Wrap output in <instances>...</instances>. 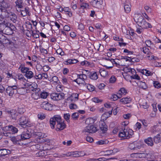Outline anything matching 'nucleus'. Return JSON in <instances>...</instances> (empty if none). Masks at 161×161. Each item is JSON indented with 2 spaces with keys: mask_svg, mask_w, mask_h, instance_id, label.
Returning <instances> with one entry per match:
<instances>
[{
  "mask_svg": "<svg viewBox=\"0 0 161 161\" xmlns=\"http://www.w3.org/2000/svg\"><path fill=\"white\" fill-rule=\"evenodd\" d=\"M32 130L30 128H27L20 135V139H17L16 138L14 137L12 138V141L15 143L19 144V141L24 140L30 138L31 136V133Z\"/></svg>",
  "mask_w": 161,
  "mask_h": 161,
  "instance_id": "1",
  "label": "nucleus"
},
{
  "mask_svg": "<svg viewBox=\"0 0 161 161\" xmlns=\"http://www.w3.org/2000/svg\"><path fill=\"white\" fill-rule=\"evenodd\" d=\"M24 88H19L18 89V87L16 86H9L5 90V91L9 97H12L14 93H17L19 94H21V93L19 92V91L21 90H23Z\"/></svg>",
  "mask_w": 161,
  "mask_h": 161,
  "instance_id": "2",
  "label": "nucleus"
},
{
  "mask_svg": "<svg viewBox=\"0 0 161 161\" xmlns=\"http://www.w3.org/2000/svg\"><path fill=\"white\" fill-rule=\"evenodd\" d=\"M19 125L23 128H26L31 126L30 122L28 118L25 116H21L18 119Z\"/></svg>",
  "mask_w": 161,
  "mask_h": 161,
  "instance_id": "3",
  "label": "nucleus"
},
{
  "mask_svg": "<svg viewBox=\"0 0 161 161\" xmlns=\"http://www.w3.org/2000/svg\"><path fill=\"white\" fill-rule=\"evenodd\" d=\"M20 69L21 72L23 73H25V76L27 79H31L34 77V74L33 72L30 70V69L28 67H25L24 66H22L21 65L19 68Z\"/></svg>",
  "mask_w": 161,
  "mask_h": 161,
  "instance_id": "4",
  "label": "nucleus"
},
{
  "mask_svg": "<svg viewBox=\"0 0 161 161\" xmlns=\"http://www.w3.org/2000/svg\"><path fill=\"white\" fill-rule=\"evenodd\" d=\"M4 10L5 17L8 20L12 21L14 23H15L17 19V16L15 14L7 9Z\"/></svg>",
  "mask_w": 161,
  "mask_h": 161,
  "instance_id": "5",
  "label": "nucleus"
},
{
  "mask_svg": "<svg viewBox=\"0 0 161 161\" xmlns=\"http://www.w3.org/2000/svg\"><path fill=\"white\" fill-rule=\"evenodd\" d=\"M62 121L61 117L59 115H55L50 120V124L51 128L53 129L55 127L56 123H59Z\"/></svg>",
  "mask_w": 161,
  "mask_h": 161,
  "instance_id": "6",
  "label": "nucleus"
},
{
  "mask_svg": "<svg viewBox=\"0 0 161 161\" xmlns=\"http://www.w3.org/2000/svg\"><path fill=\"white\" fill-rule=\"evenodd\" d=\"M65 94L63 92L59 93H52L51 94L50 97L54 101H58L64 98Z\"/></svg>",
  "mask_w": 161,
  "mask_h": 161,
  "instance_id": "7",
  "label": "nucleus"
},
{
  "mask_svg": "<svg viewBox=\"0 0 161 161\" xmlns=\"http://www.w3.org/2000/svg\"><path fill=\"white\" fill-rule=\"evenodd\" d=\"M3 130L8 131L12 134H14L18 131V129L12 125H9L4 127Z\"/></svg>",
  "mask_w": 161,
  "mask_h": 161,
  "instance_id": "8",
  "label": "nucleus"
},
{
  "mask_svg": "<svg viewBox=\"0 0 161 161\" xmlns=\"http://www.w3.org/2000/svg\"><path fill=\"white\" fill-rule=\"evenodd\" d=\"M97 131L96 127L93 125H88L86 126L83 130V132L89 133H94Z\"/></svg>",
  "mask_w": 161,
  "mask_h": 161,
  "instance_id": "9",
  "label": "nucleus"
},
{
  "mask_svg": "<svg viewBox=\"0 0 161 161\" xmlns=\"http://www.w3.org/2000/svg\"><path fill=\"white\" fill-rule=\"evenodd\" d=\"M15 29V27L14 25H12L9 27L5 28L4 30H3L2 32L6 35H11L13 33Z\"/></svg>",
  "mask_w": 161,
  "mask_h": 161,
  "instance_id": "10",
  "label": "nucleus"
},
{
  "mask_svg": "<svg viewBox=\"0 0 161 161\" xmlns=\"http://www.w3.org/2000/svg\"><path fill=\"white\" fill-rule=\"evenodd\" d=\"M8 113L9 115V116L13 120H16L17 119V118L19 116L16 112V110L12 109L8 111Z\"/></svg>",
  "mask_w": 161,
  "mask_h": 161,
  "instance_id": "11",
  "label": "nucleus"
},
{
  "mask_svg": "<svg viewBox=\"0 0 161 161\" xmlns=\"http://www.w3.org/2000/svg\"><path fill=\"white\" fill-rule=\"evenodd\" d=\"M41 107L43 109L47 110H51L52 109L53 105L47 102H44L41 105Z\"/></svg>",
  "mask_w": 161,
  "mask_h": 161,
  "instance_id": "12",
  "label": "nucleus"
},
{
  "mask_svg": "<svg viewBox=\"0 0 161 161\" xmlns=\"http://www.w3.org/2000/svg\"><path fill=\"white\" fill-rule=\"evenodd\" d=\"M99 126L100 129L102 131V133H105L108 130V126L105 122L103 121L100 122Z\"/></svg>",
  "mask_w": 161,
  "mask_h": 161,
  "instance_id": "13",
  "label": "nucleus"
},
{
  "mask_svg": "<svg viewBox=\"0 0 161 161\" xmlns=\"http://www.w3.org/2000/svg\"><path fill=\"white\" fill-rule=\"evenodd\" d=\"M66 125L62 120L56 125V130L57 131L61 130L66 127Z\"/></svg>",
  "mask_w": 161,
  "mask_h": 161,
  "instance_id": "14",
  "label": "nucleus"
},
{
  "mask_svg": "<svg viewBox=\"0 0 161 161\" xmlns=\"http://www.w3.org/2000/svg\"><path fill=\"white\" fill-rule=\"evenodd\" d=\"M86 72H87V74L88 75L89 78L92 80H96L98 78L97 72H90L88 70H85Z\"/></svg>",
  "mask_w": 161,
  "mask_h": 161,
  "instance_id": "15",
  "label": "nucleus"
},
{
  "mask_svg": "<svg viewBox=\"0 0 161 161\" xmlns=\"http://www.w3.org/2000/svg\"><path fill=\"white\" fill-rule=\"evenodd\" d=\"M145 19L141 15H137L134 18V21L136 22L137 24L139 26L143 21V20Z\"/></svg>",
  "mask_w": 161,
  "mask_h": 161,
  "instance_id": "16",
  "label": "nucleus"
},
{
  "mask_svg": "<svg viewBox=\"0 0 161 161\" xmlns=\"http://www.w3.org/2000/svg\"><path fill=\"white\" fill-rule=\"evenodd\" d=\"M78 61L77 59L75 58L69 59L64 61L63 63L65 65H68L76 64L78 62Z\"/></svg>",
  "mask_w": 161,
  "mask_h": 161,
  "instance_id": "17",
  "label": "nucleus"
},
{
  "mask_svg": "<svg viewBox=\"0 0 161 161\" xmlns=\"http://www.w3.org/2000/svg\"><path fill=\"white\" fill-rule=\"evenodd\" d=\"M140 27H141L143 28L147 29L148 28H150L152 27L150 24L147 22L145 19H143L142 23L139 25Z\"/></svg>",
  "mask_w": 161,
  "mask_h": 161,
  "instance_id": "18",
  "label": "nucleus"
},
{
  "mask_svg": "<svg viewBox=\"0 0 161 161\" xmlns=\"http://www.w3.org/2000/svg\"><path fill=\"white\" fill-rule=\"evenodd\" d=\"M28 26L29 27L28 28L30 30H31L32 28V24L29 23V24H28ZM25 35L28 37H31L32 36V31L29 30H27L25 31Z\"/></svg>",
  "mask_w": 161,
  "mask_h": 161,
  "instance_id": "19",
  "label": "nucleus"
},
{
  "mask_svg": "<svg viewBox=\"0 0 161 161\" xmlns=\"http://www.w3.org/2000/svg\"><path fill=\"white\" fill-rule=\"evenodd\" d=\"M127 129L124 128L123 130L122 129L121 130L119 131V136L120 137H125L126 139L127 135Z\"/></svg>",
  "mask_w": 161,
  "mask_h": 161,
  "instance_id": "20",
  "label": "nucleus"
},
{
  "mask_svg": "<svg viewBox=\"0 0 161 161\" xmlns=\"http://www.w3.org/2000/svg\"><path fill=\"white\" fill-rule=\"evenodd\" d=\"M0 152L1 155L2 157L5 155L10 154L11 153V151L9 150L5 149H1L0 148Z\"/></svg>",
  "mask_w": 161,
  "mask_h": 161,
  "instance_id": "21",
  "label": "nucleus"
},
{
  "mask_svg": "<svg viewBox=\"0 0 161 161\" xmlns=\"http://www.w3.org/2000/svg\"><path fill=\"white\" fill-rule=\"evenodd\" d=\"M134 142L136 150L140 149L143 147V144L140 141H135Z\"/></svg>",
  "mask_w": 161,
  "mask_h": 161,
  "instance_id": "22",
  "label": "nucleus"
},
{
  "mask_svg": "<svg viewBox=\"0 0 161 161\" xmlns=\"http://www.w3.org/2000/svg\"><path fill=\"white\" fill-rule=\"evenodd\" d=\"M77 77L78 79H80L83 80V82H82L81 83L83 84L85 83V80L87 79V76L86 75L83 74V73L80 74H78L77 75Z\"/></svg>",
  "mask_w": 161,
  "mask_h": 161,
  "instance_id": "23",
  "label": "nucleus"
},
{
  "mask_svg": "<svg viewBox=\"0 0 161 161\" xmlns=\"http://www.w3.org/2000/svg\"><path fill=\"white\" fill-rule=\"evenodd\" d=\"M64 155L66 156H72L73 157H78L80 156V154L77 152L76 151L68 152Z\"/></svg>",
  "mask_w": 161,
  "mask_h": 161,
  "instance_id": "24",
  "label": "nucleus"
},
{
  "mask_svg": "<svg viewBox=\"0 0 161 161\" xmlns=\"http://www.w3.org/2000/svg\"><path fill=\"white\" fill-rule=\"evenodd\" d=\"M3 23L1 24L2 26L3 27V30H4L5 29V28H7L8 27H9L12 25H13L12 24L9 23L6 20H4V21H3Z\"/></svg>",
  "mask_w": 161,
  "mask_h": 161,
  "instance_id": "25",
  "label": "nucleus"
},
{
  "mask_svg": "<svg viewBox=\"0 0 161 161\" xmlns=\"http://www.w3.org/2000/svg\"><path fill=\"white\" fill-rule=\"evenodd\" d=\"M144 142L149 146H152L153 145V138L151 137H149L145 139Z\"/></svg>",
  "mask_w": 161,
  "mask_h": 161,
  "instance_id": "26",
  "label": "nucleus"
},
{
  "mask_svg": "<svg viewBox=\"0 0 161 161\" xmlns=\"http://www.w3.org/2000/svg\"><path fill=\"white\" fill-rule=\"evenodd\" d=\"M29 8L28 7H26L23 10H22L21 11V14L23 16H26L27 15L30 16L31 14L29 13Z\"/></svg>",
  "mask_w": 161,
  "mask_h": 161,
  "instance_id": "27",
  "label": "nucleus"
},
{
  "mask_svg": "<svg viewBox=\"0 0 161 161\" xmlns=\"http://www.w3.org/2000/svg\"><path fill=\"white\" fill-rule=\"evenodd\" d=\"M119 101L122 104H128L130 103L131 100L130 97H123L120 99Z\"/></svg>",
  "mask_w": 161,
  "mask_h": 161,
  "instance_id": "28",
  "label": "nucleus"
},
{
  "mask_svg": "<svg viewBox=\"0 0 161 161\" xmlns=\"http://www.w3.org/2000/svg\"><path fill=\"white\" fill-rule=\"evenodd\" d=\"M127 93V91L126 89L124 88H122L120 89L117 93V94L119 96V97H121L122 94L125 95Z\"/></svg>",
  "mask_w": 161,
  "mask_h": 161,
  "instance_id": "29",
  "label": "nucleus"
},
{
  "mask_svg": "<svg viewBox=\"0 0 161 161\" xmlns=\"http://www.w3.org/2000/svg\"><path fill=\"white\" fill-rule=\"evenodd\" d=\"M137 85L140 88L143 89H146L147 87L146 83L142 81H139L137 83Z\"/></svg>",
  "mask_w": 161,
  "mask_h": 161,
  "instance_id": "30",
  "label": "nucleus"
},
{
  "mask_svg": "<svg viewBox=\"0 0 161 161\" xmlns=\"http://www.w3.org/2000/svg\"><path fill=\"white\" fill-rule=\"evenodd\" d=\"M116 149L114 148L113 150H110L108 151H106L105 153V154L104 155V156H109L110 155L114 154L116 152Z\"/></svg>",
  "mask_w": 161,
  "mask_h": 161,
  "instance_id": "31",
  "label": "nucleus"
},
{
  "mask_svg": "<svg viewBox=\"0 0 161 161\" xmlns=\"http://www.w3.org/2000/svg\"><path fill=\"white\" fill-rule=\"evenodd\" d=\"M1 6L2 7L3 9H6L9 8L10 5L7 3L3 1L0 4Z\"/></svg>",
  "mask_w": 161,
  "mask_h": 161,
  "instance_id": "32",
  "label": "nucleus"
},
{
  "mask_svg": "<svg viewBox=\"0 0 161 161\" xmlns=\"http://www.w3.org/2000/svg\"><path fill=\"white\" fill-rule=\"evenodd\" d=\"M146 157L148 161H151L154 158V156L151 153H147L145 152Z\"/></svg>",
  "mask_w": 161,
  "mask_h": 161,
  "instance_id": "33",
  "label": "nucleus"
},
{
  "mask_svg": "<svg viewBox=\"0 0 161 161\" xmlns=\"http://www.w3.org/2000/svg\"><path fill=\"white\" fill-rule=\"evenodd\" d=\"M108 142H109L107 140L105 139L99 141L97 142L96 143L97 145H102L107 144Z\"/></svg>",
  "mask_w": 161,
  "mask_h": 161,
  "instance_id": "34",
  "label": "nucleus"
},
{
  "mask_svg": "<svg viewBox=\"0 0 161 161\" xmlns=\"http://www.w3.org/2000/svg\"><path fill=\"white\" fill-rule=\"evenodd\" d=\"M153 140L154 142L156 143H159L160 142H161L160 136L159 134H157L154 137Z\"/></svg>",
  "mask_w": 161,
  "mask_h": 161,
  "instance_id": "35",
  "label": "nucleus"
},
{
  "mask_svg": "<svg viewBox=\"0 0 161 161\" xmlns=\"http://www.w3.org/2000/svg\"><path fill=\"white\" fill-rule=\"evenodd\" d=\"M99 72L101 76L103 77H105L108 75L107 71L102 69H100Z\"/></svg>",
  "mask_w": 161,
  "mask_h": 161,
  "instance_id": "36",
  "label": "nucleus"
},
{
  "mask_svg": "<svg viewBox=\"0 0 161 161\" xmlns=\"http://www.w3.org/2000/svg\"><path fill=\"white\" fill-rule=\"evenodd\" d=\"M127 136H126V139H129L131 137L132 135L133 134V131L130 129H127Z\"/></svg>",
  "mask_w": 161,
  "mask_h": 161,
  "instance_id": "37",
  "label": "nucleus"
},
{
  "mask_svg": "<svg viewBox=\"0 0 161 161\" xmlns=\"http://www.w3.org/2000/svg\"><path fill=\"white\" fill-rule=\"evenodd\" d=\"M87 88V89L90 91V92H93V91H95V87L94 86L89 84H87L86 86Z\"/></svg>",
  "mask_w": 161,
  "mask_h": 161,
  "instance_id": "38",
  "label": "nucleus"
},
{
  "mask_svg": "<svg viewBox=\"0 0 161 161\" xmlns=\"http://www.w3.org/2000/svg\"><path fill=\"white\" fill-rule=\"evenodd\" d=\"M140 49L145 54H147L148 55H149L150 53H151L149 51V49L146 47H143L142 48H140Z\"/></svg>",
  "mask_w": 161,
  "mask_h": 161,
  "instance_id": "39",
  "label": "nucleus"
},
{
  "mask_svg": "<svg viewBox=\"0 0 161 161\" xmlns=\"http://www.w3.org/2000/svg\"><path fill=\"white\" fill-rule=\"evenodd\" d=\"M22 0H19H19L16 1V8H23V6L22 5Z\"/></svg>",
  "mask_w": 161,
  "mask_h": 161,
  "instance_id": "40",
  "label": "nucleus"
},
{
  "mask_svg": "<svg viewBox=\"0 0 161 161\" xmlns=\"http://www.w3.org/2000/svg\"><path fill=\"white\" fill-rule=\"evenodd\" d=\"M31 97L35 100L38 99L40 97V94H37L36 92H33L32 94Z\"/></svg>",
  "mask_w": 161,
  "mask_h": 161,
  "instance_id": "41",
  "label": "nucleus"
},
{
  "mask_svg": "<svg viewBox=\"0 0 161 161\" xmlns=\"http://www.w3.org/2000/svg\"><path fill=\"white\" fill-rule=\"evenodd\" d=\"M146 152V151H140V153H138V158H145V152Z\"/></svg>",
  "mask_w": 161,
  "mask_h": 161,
  "instance_id": "42",
  "label": "nucleus"
},
{
  "mask_svg": "<svg viewBox=\"0 0 161 161\" xmlns=\"http://www.w3.org/2000/svg\"><path fill=\"white\" fill-rule=\"evenodd\" d=\"M16 112L18 114H23L25 111V109L22 107H18L17 110Z\"/></svg>",
  "mask_w": 161,
  "mask_h": 161,
  "instance_id": "43",
  "label": "nucleus"
},
{
  "mask_svg": "<svg viewBox=\"0 0 161 161\" xmlns=\"http://www.w3.org/2000/svg\"><path fill=\"white\" fill-rule=\"evenodd\" d=\"M70 117V115L69 113L65 114H64V119L68 123H69L70 122L69 118Z\"/></svg>",
  "mask_w": 161,
  "mask_h": 161,
  "instance_id": "44",
  "label": "nucleus"
},
{
  "mask_svg": "<svg viewBox=\"0 0 161 161\" xmlns=\"http://www.w3.org/2000/svg\"><path fill=\"white\" fill-rule=\"evenodd\" d=\"M119 96L118 95H117L115 94H114L112 95V96L110 98V99L113 101H115L117 100L118 98H121L119 97Z\"/></svg>",
  "mask_w": 161,
  "mask_h": 161,
  "instance_id": "45",
  "label": "nucleus"
},
{
  "mask_svg": "<svg viewBox=\"0 0 161 161\" xmlns=\"http://www.w3.org/2000/svg\"><path fill=\"white\" fill-rule=\"evenodd\" d=\"M79 114L78 113H73L71 115V117L73 120H77L79 116Z\"/></svg>",
  "mask_w": 161,
  "mask_h": 161,
  "instance_id": "46",
  "label": "nucleus"
},
{
  "mask_svg": "<svg viewBox=\"0 0 161 161\" xmlns=\"http://www.w3.org/2000/svg\"><path fill=\"white\" fill-rule=\"evenodd\" d=\"M124 9L125 12L127 13H129L130 11V7L128 4H126L124 5Z\"/></svg>",
  "mask_w": 161,
  "mask_h": 161,
  "instance_id": "47",
  "label": "nucleus"
},
{
  "mask_svg": "<svg viewBox=\"0 0 161 161\" xmlns=\"http://www.w3.org/2000/svg\"><path fill=\"white\" fill-rule=\"evenodd\" d=\"M48 95V93L45 92H43L40 94V97L41 98H46Z\"/></svg>",
  "mask_w": 161,
  "mask_h": 161,
  "instance_id": "48",
  "label": "nucleus"
},
{
  "mask_svg": "<svg viewBox=\"0 0 161 161\" xmlns=\"http://www.w3.org/2000/svg\"><path fill=\"white\" fill-rule=\"evenodd\" d=\"M3 44H8L9 45H12L13 43L10 40L7 39H4V40L3 41Z\"/></svg>",
  "mask_w": 161,
  "mask_h": 161,
  "instance_id": "49",
  "label": "nucleus"
},
{
  "mask_svg": "<svg viewBox=\"0 0 161 161\" xmlns=\"http://www.w3.org/2000/svg\"><path fill=\"white\" fill-rule=\"evenodd\" d=\"M107 160V159L105 158H100L98 159L92 158L91 159L92 161H105Z\"/></svg>",
  "mask_w": 161,
  "mask_h": 161,
  "instance_id": "50",
  "label": "nucleus"
},
{
  "mask_svg": "<svg viewBox=\"0 0 161 161\" xmlns=\"http://www.w3.org/2000/svg\"><path fill=\"white\" fill-rule=\"evenodd\" d=\"M145 43L147 46L150 47L151 49V45H154L153 43L150 40H147L145 41Z\"/></svg>",
  "mask_w": 161,
  "mask_h": 161,
  "instance_id": "51",
  "label": "nucleus"
},
{
  "mask_svg": "<svg viewBox=\"0 0 161 161\" xmlns=\"http://www.w3.org/2000/svg\"><path fill=\"white\" fill-rule=\"evenodd\" d=\"M80 64L82 66L85 65L86 66H88L90 64V63L86 60H85L81 62Z\"/></svg>",
  "mask_w": 161,
  "mask_h": 161,
  "instance_id": "52",
  "label": "nucleus"
},
{
  "mask_svg": "<svg viewBox=\"0 0 161 161\" xmlns=\"http://www.w3.org/2000/svg\"><path fill=\"white\" fill-rule=\"evenodd\" d=\"M31 31H32V37L34 38L37 39L39 37V34L36 33H34L33 31L31 30Z\"/></svg>",
  "mask_w": 161,
  "mask_h": 161,
  "instance_id": "53",
  "label": "nucleus"
},
{
  "mask_svg": "<svg viewBox=\"0 0 161 161\" xmlns=\"http://www.w3.org/2000/svg\"><path fill=\"white\" fill-rule=\"evenodd\" d=\"M88 6L89 5L88 3H82L80 5V9H84L85 8H88Z\"/></svg>",
  "mask_w": 161,
  "mask_h": 161,
  "instance_id": "54",
  "label": "nucleus"
},
{
  "mask_svg": "<svg viewBox=\"0 0 161 161\" xmlns=\"http://www.w3.org/2000/svg\"><path fill=\"white\" fill-rule=\"evenodd\" d=\"M128 148L131 150H136L134 142L132 143H130L128 146Z\"/></svg>",
  "mask_w": 161,
  "mask_h": 161,
  "instance_id": "55",
  "label": "nucleus"
},
{
  "mask_svg": "<svg viewBox=\"0 0 161 161\" xmlns=\"http://www.w3.org/2000/svg\"><path fill=\"white\" fill-rule=\"evenodd\" d=\"M105 86V85L104 83H100L99 84H97V86L100 90H102L103 89Z\"/></svg>",
  "mask_w": 161,
  "mask_h": 161,
  "instance_id": "56",
  "label": "nucleus"
},
{
  "mask_svg": "<svg viewBox=\"0 0 161 161\" xmlns=\"http://www.w3.org/2000/svg\"><path fill=\"white\" fill-rule=\"evenodd\" d=\"M124 52L125 53H127V55H133L134 54V52L132 51H129L127 49H125L124 50Z\"/></svg>",
  "mask_w": 161,
  "mask_h": 161,
  "instance_id": "57",
  "label": "nucleus"
},
{
  "mask_svg": "<svg viewBox=\"0 0 161 161\" xmlns=\"http://www.w3.org/2000/svg\"><path fill=\"white\" fill-rule=\"evenodd\" d=\"M153 85L155 88H159L161 86L160 83L157 81H155L154 82Z\"/></svg>",
  "mask_w": 161,
  "mask_h": 161,
  "instance_id": "58",
  "label": "nucleus"
},
{
  "mask_svg": "<svg viewBox=\"0 0 161 161\" xmlns=\"http://www.w3.org/2000/svg\"><path fill=\"white\" fill-rule=\"evenodd\" d=\"M69 108L71 109H76L77 108V105L75 103H71L69 105Z\"/></svg>",
  "mask_w": 161,
  "mask_h": 161,
  "instance_id": "59",
  "label": "nucleus"
},
{
  "mask_svg": "<svg viewBox=\"0 0 161 161\" xmlns=\"http://www.w3.org/2000/svg\"><path fill=\"white\" fill-rule=\"evenodd\" d=\"M116 80V77L114 76H112L109 79V81L110 83H114L115 81Z\"/></svg>",
  "mask_w": 161,
  "mask_h": 161,
  "instance_id": "60",
  "label": "nucleus"
},
{
  "mask_svg": "<svg viewBox=\"0 0 161 161\" xmlns=\"http://www.w3.org/2000/svg\"><path fill=\"white\" fill-rule=\"evenodd\" d=\"M131 79H136L137 80H139L140 79V77L138 75L136 74L130 76Z\"/></svg>",
  "mask_w": 161,
  "mask_h": 161,
  "instance_id": "61",
  "label": "nucleus"
},
{
  "mask_svg": "<svg viewBox=\"0 0 161 161\" xmlns=\"http://www.w3.org/2000/svg\"><path fill=\"white\" fill-rule=\"evenodd\" d=\"M56 52L57 54L62 56L63 55L64 53V52L61 49H57L56 51Z\"/></svg>",
  "mask_w": 161,
  "mask_h": 161,
  "instance_id": "62",
  "label": "nucleus"
},
{
  "mask_svg": "<svg viewBox=\"0 0 161 161\" xmlns=\"http://www.w3.org/2000/svg\"><path fill=\"white\" fill-rule=\"evenodd\" d=\"M92 100L93 102L96 103H99L102 102V100H100L97 97H94L92 99Z\"/></svg>",
  "mask_w": 161,
  "mask_h": 161,
  "instance_id": "63",
  "label": "nucleus"
},
{
  "mask_svg": "<svg viewBox=\"0 0 161 161\" xmlns=\"http://www.w3.org/2000/svg\"><path fill=\"white\" fill-rule=\"evenodd\" d=\"M131 116V114H124L123 115V118L125 119H128Z\"/></svg>",
  "mask_w": 161,
  "mask_h": 161,
  "instance_id": "64",
  "label": "nucleus"
}]
</instances>
